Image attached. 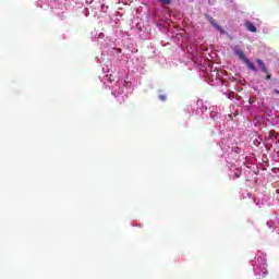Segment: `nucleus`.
<instances>
[{
  "instance_id": "1",
  "label": "nucleus",
  "mask_w": 279,
  "mask_h": 279,
  "mask_svg": "<svg viewBox=\"0 0 279 279\" xmlns=\"http://www.w3.org/2000/svg\"><path fill=\"white\" fill-rule=\"evenodd\" d=\"M234 54L238 56V58H240L242 60V62H244V64H246V66L248 69H251V71H254L255 73H256V71H258V69H256V65H254V63H252L250 61V59H247V57H245V53L243 52V50L235 49Z\"/></svg>"
},
{
  "instance_id": "2",
  "label": "nucleus",
  "mask_w": 279,
  "mask_h": 279,
  "mask_svg": "<svg viewBox=\"0 0 279 279\" xmlns=\"http://www.w3.org/2000/svg\"><path fill=\"white\" fill-rule=\"evenodd\" d=\"M206 19L210 23V25H213V27L220 32V34H223V28L219 26V24H217V21L213 16L206 15Z\"/></svg>"
},
{
  "instance_id": "3",
  "label": "nucleus",
  "mask_w": 279,
  "mask_h": 279,
  "mask_svg": "<svg viewBox=\"0 0 279 279\" xmlns=\"http://www.w3.org/2000/svg\"><path fill=\"white\" fill-rule=\"evenodd\" d=\"M245 27L246 29H248V32H252L253 34H256V32H258V29L254 24H252V22H246Z\"/></svg>"
},
{
  "instance_id": "4",
  "label": "nucleus",
  "mask_w": 279,
  "mask_h": 279,
  "mask_svg": "<svg viewBox=\"0 0 279 279\" xmlns=\"http://www.w3.org/2000/svg\"><path fill=\"white\" fill-rule=\"evenodd\" d=\"M256 63L258 64L260 71H262L263 73H267V65H265V62H263V60L257 59V60H256Z\"/></svg>"
},
{
  "instance_id": "5",
  "label": "nucleus",
  "mask_w": 279,
  "mask_h": 279,
  "mask_svg": "<svg viewBox=\"0 0 279 279\" xmlns=\"http://www.w3.org/2000/svg\"><path fill=\"white\" fill-rule=\"evenodd\" d=\"M159 1L165 5H169V3H171V0H159Z\"/></svg>"
},
{
  "instance_id": "6",
  "label": "nucleus",
  "mask_w": 279,
  "mask_h": 279,
  "mask_svg": "<svg viewBox=\"0 0 279 279\" xmlns=\"http://www.w3.org/2000/svg\"><path fill=\"white\" fill-rule=\"evenodd\" d=\"M159 99H160L161 101H167V96H165V95H159Z\"/></svg>"
},
{
  "instance_id": "7",
  "label": "nucleus",
  "mask_w": 279,
  "mask_h": 279,
  "mask_svg": "<svg viewBox=\"0 0 279 279\" xmlns=\"http://www.w3.org/2000/svg\"><path fill=\"white\" fill-rule=\"evenodd\" d=\"M266 80H271V74L269 72L266 73Z\"/></svg>"
},
{
  "instance_id": "8",
  "label": "nucleus",
  "mask_w": 279,
  "mask_h": 279,
  "mask_svg": "<svg viewBox=\"0 0 279 279\" xmlns=\"http://www.w3.org/2000/svg\"><path fill=\"white\" fill-rule=\"evenodd\" d=\"M275 95H279V90L278 89H274Z\"/></svg>"
}]
</instances>
